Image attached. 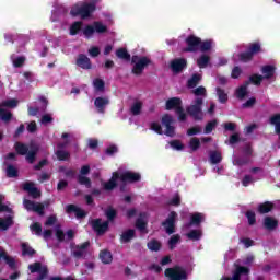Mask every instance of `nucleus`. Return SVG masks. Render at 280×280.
Wrapping results in <instances>:
<instances>
[{
  "instance_id": "f257e3e1",
  "label": "nucleus",
  "mask_w": 280,
  "mask_h": 280,
  "mask_svg": "<svg viewBox=\"0 0 280 280\" xmlns=\"http://www.w3.org/2000/svg\"><path fill=\"white\" fill-rule=\"evenodd\" d=\"M100 0H85L77 2L70 10L71 16H80L81 19H89L95 12V3Z\"/></svg>"
},
{
  "instance_id": "f03ea898",
  "label": "nucleus",
  "mask_w": 280,
  "mask_h": 280,
  "mask_svg": "<svg viewBox=\"0 0 280 280\" xmlns=\"http://www.w3.org/2000/svg\"><path fill=\"white\" fill-rule=\"evenodd\" d=\"M174 118L171 115H164L162 117V126L159 122L151 124V130L156 132L158 135H166V137H174L176 135L175 128L173 127Z\"/></svg>"
},
{
  "instance_id": "7ed1b4c3",
  "label": "nucleus",
  "mask_w": 280,
  "mask_h": 280,
  "mask_svg": "<svg viewBox=\"0 0 280 280\" xmlns=\"http://www.w3.org/2000/svg\"><path fill=\"white\" fill-rule=\"evenodd\" d=\"M202 104H205V100L202 97H197L195 98L192 104L186 108L188 115H190V117H192V119H195L196 121H202L205 119Z\"/></svg>"
},
{
  "instance_id": "20e7f679",
  "label": "nucleus",
  "mask_w": 280,
  "mask_h": 280,
  "mask_svg": "<svg viewBox=\"0 0 280 280\" xmlns=\"http://www.w3.org/2000/svg\"><path fill=\"white\" fill-rule=\"evenodd\" d=\"M15 150L18 154H21L22 156H25L26 154V161L28 163H34V161L36 160V154L38 152V147L31 144V147L27 148V145L16 142Z\"/></svg>"
},
{
  "instance_id": "39448f33",
  "label": "nucleus",
  "mask_w": 280,
  "mask_h": 280,
  "mask_svg": "<svg viewBox=\"0 0 280 280\" xmlns=\"http://www.w3.org/2000/svg\"><path fill=\"white\" fill-rule=\"evenodd\" d=\"M275 71H277V68L275 66H264L261 68L262 75L254 74L249 78V82L253 84L259 85L265 80H270L271 78H275Z\"/></svg>"
},
{
  "instance_id": "423d86ee",
  "label": "nucleus",
  "mask_w": 280,
  "mask_h": 280,
  "mask_svg": "<svg viewBox=\"0 0 280 280\" xmlns=\"http://www.w3.org/2000/svg\"><path fill=\"white\" fill-rule=\"evenodd\" d=\"M61 137L65 139V142L57 144L56 156L59 159V161H68L70 154L68 151H65V148H67V145L73 141V135L62 133Z\"/></svg>"
},
{
  "instance_id": "0eeeda50",
  "label": "nucleus",
  "mask_w": 280,
  "mask_h": 280,
  "mask_svg": "<svg viewBox=\"0 0 280 280\" xmlns=\"http://www.w3.org/2000/svg\"><path fill=\"white\" fill-rule=\"evenodd\" d=\"M175 109L176 115H178L179 121L187 120V114L183 110V101L178 97H173L166 101V110Z\"/></svg>"
},
{
  "instance_id": "6e6552de",
  "label": "nucleus",
  "mask_w": 280,
  "mask_h": 280,
  "mask_svg": "<svg viewBox=\"0 0 280 280\" xmlns=\"http://www.w3.org/2000/svg\"><path fill=\"white\" fill-rule=\"evenodd\" d=\"M131 62L133 65L132 73H135V75H141L145 67H148L152 61L148 57H140L136 55L132 56Z\"/></svg>"
},
{
  "instance_id": "1a4fd4ad",
  "label": "nucleus",
  "mask_w": 280,
  "mask_h": 280,
  "mask_svg": "<svg viewBox=\"0 0 280 280\" xmlns=\"http://www.w3.org/2000/svg\"><path fill=\"white\" fill-rule=\"evenodd\" d=\"M108 27L102 22H94L93 24L86 25L83 28V35L85 38H93V35L96 34H104Z\"/></svg>"
},
{
  "instance_id": "9d476101",
  "label": "nucleus",
  "mask_w": 280,
  "mask_h": 280,
  "mask_svg": "<svg viewBox=\"0 0 280 280\" xmlns=\"http://www.w3.org/2000/svg\"><path fill=\"white\" fill-rule=\"evenodd\" d=\"M117 173L121 183H137L141 180V174L132 171H126L124 167L118 168Z\"/></svg>"
},
{
  "instance_id": "9b49d317",
  "label": "nucleus",
  "mask_w": 280,
  "mask_h": 280,
  "mask_svg": "<svg viewBox=\"0 0 280 280\" xmlns=\"http://www.w3.org/2000/svg\"><path fill=\"white\" fill-rule=\"evenodd\" d=\"M165 277H167L170 280H183L187 279V272L182 267H173L167 268L165 270Z\"/></svg>"
},
{
  "instance_id": "f8f14e48",
  "label": "nucleus",
  "mask_w": 280,
  "mask_h": 280,
  "mask_svg": "<svg viewBox=\"0 0 280 280\" xmlns=\"http://www.w3.org/2000/svg\"><path fill=\"white\" fill-rule=\"evenodd\" d=\"M259 51H261V45L259 43L250 44L248 51L241 54L238 60L241 62H248V60H253V56L259 54Z\"/></svg>"
},
{
  "instance_id": "ddd939ff",
  "label": "nucleus",
  "mask_w": 280,
  "mask_h": 280,
  "mask_svg": "<svg viewBox=\"0 0 280 280\" xmlns=\"http://www.w3.org/2000/svg\"><path fill=\"white\" fill-rule=\"evenodd\" d=\"M23 205L26 211H33L34 213H38V215H44L45 213V206L43 203L24 199Z\"/></svg>"
},
{
  "instance_id": "4468645a",
  "label": "nucleus",
  "mask_w": 280,
  "mask_h": 280,
  "mask_svg": "<svg viewBox=\"0 0 280 280\" xmlns=\"http://www.w3.org/2000/svg\"><path fill=\"white\" fill-rule=\"evenodd\" d=\"M176 218H178V214L175 211H172L168 214V218L162 223L167 235H172V233H174V226H176Z\"/></svg>"
},
{
  "instance_id": "2eb2a0df",
  "label": "nucleus",
  "mask_w": 280,
  "mask_h": 280,
  "mask_svg": "<svg viewBox=\"0 0 280 280\" xmlns=\"http://www.w3.org/2000/svg\"><path fill=\"white\" fill-rule=\"evenodd\" d=\"M187 47L183 49V51H198L200 49V37H196L190 35L185 40Z\"/></svg>"
},
{
  "instance_id": "dca6fc26",
  "label": "nucleus",
  "mask_w": 280,
  "mask_h": 280,
  "mask_svg": "<svg viewBox=\"0 0 280 280\" xmlns=\"http://www.w3.org/2000/svg\"><path fill=\"white\" fill-rule=\"evenodd\" d=\"M110 104V101L107 96H98L94 100V108L96 113H100L101 115H104L106 113V106Z\"/></svg>"
},
{
  "instance_id": "f3484780",
  "label": "nucleus",
  "mask_w": 280,
  "mask_h": 280,
  "mask_svg": "<svg viewBox=\"0 0 280 280\" xmlns=\"http://www.w3.org/2000/svg\"><path fill=\"white\" fill-rule=\"evenodd\" d=\"M31 272H38V280L47 279V265H43L40 262H35L28 266Z\"/></svg>"
},
{
  "instance_id": "a211bd4d",
  "label": "nucleus",
  "mask_w": 280,
  "mask_h": 280,
  "mask_svg": "<svg viewBox=\"0 0 280 280\" xmlns=\"http://www.w3.org/2000/svg\"><path fill=\"white\" fill-rule=\"evenodd\" d=\"M33 235H37L38 237H40V235H43L44 240H49V237H51V230H44L43 232V225H40V223L35 222L30 226Z\"/></svg>"
},
{
  "instance_id": "6ab92c4d",
  "label": "nucleus",
  "mask_w": 280,
  "mask_h": 280,
  "mask_svg": "<svg viewBox=\"0 0 280 280\" xmlns=\"http://www.w3.org/2000/svg\"><path fill=\"white\" fill-rule=\"evenodd\" d=\"M91 225L97 235H104L108 231V221H102V219L93 220Z\"/></svg>"
},
{
  "instance_id": "aec40b11",
  "label": "nucleus",
  "mask_w": 280,
  "mask_h": 280,
  "mask_svg": "<svg viewBox=\"0 0 280 280\" xmlns=\"http://www.w3.org/2000/svg\"><path fill=\"white\" fill-rule=\"evenodd\" d=\"M248 268L246 267H243V266H237L235 271L233 272V276L232 278H226V277H223L221 280H241L242 277L243 279H248Z\"/></svg>"
},
{
  "instance_id": "412c9836",
  "label": "nucleus",
  "mask_w": 280,
  "mask_h": 280,
  "mask_svg": "<svg viewBox=\"0 0 280 280\" xmlns=\"http://www.w3.org/2000/svg\"><path fill=\"white\" fill-rule=\"evenodd\" d=\"M89 172H91V166L84 165L81 167L80 175L78 177L80 185H85L88 189L91 188V179L86 177V174H89Z\"/></svg>"
},
{
  "instance_id": "4be33fe9",
  "label": "nucleus",
  "mask_w": 280,
  "mask_h": 280,
  "mask_svg": "<svg viewBox=\"0 0 280 280\" xmlns=\"http://www.w3.org/2000/svg\"><path fill=\"white\" fill-rule=\"evenodd\" d=\"M77 67L89 70L92 69L93 66L91 63V59L86 55L81 54L77 58Z\"/></svg>"
},
{
  "instance_id": "5701e85b",
  "label": "nucleus",
  "mask_w": 280,
  "mask_h": 280,
  "mask_svg": "<svg viewBox=\"0 0 280 280\" xmlns=\"http://www.w3.org/2000/svg\"><path fill=\"white\" fill-rule=\"evenodd\" d=\"M187 67V59H175L171 62V69L174 73H180Z\"/></svg>"
},
{
  "instance_id": "b1692460",
  "label": "nucleus",
  "mask_w": 280,
  "mask_h": 280,
  "mask_svg": "<svg viewBox=\"0 0 280 280\" xmlns=\"http://www.w3.org/2000/svg\"><path fill=\"white\" fill-rule=\"evenodd\" d=\"M66 211L67 213H74L78 219L86 217V212L75 205L66 206Z\"/></svg>"
},
{
  "instance_id": "393cba45",
  "label": "nucleus",
  "mask_w": 280,
  "mask_h": 280,
  "mask_svg": "<svg viewBox=\"0 0 280 280\" xmlns=\"http://www.w3.org/2000/svg\"><path fill=\"white\" fill-rule=\"evenodd\" d=\"M232 163L235 167H238V170H242V167H245V165H248V163H250V158L233 155Z\"/></svg>"
},
{
  "instance_id": "a878e982",
  "label": "nucleus",
  "mask_w": 280,
  "mask_h": 280,
  "mask_svg": "<svg viewBox=\"0 0 280 280\" xmlns=\"http://www.w3.org/2000/svg\"><path fill=\"white\" fill-rule=\"evenodd\" d=\"M117 180H119V173L116 171L113 173V176L108 182L103 183L104 189L106 191H112V189L117 187Z\"/></svg>"
},
{
  "instance_id": "bb28decb",
  "label": "nucleus",
  "mask_w": 280,
  "mask_h": 280,
  "mask_svg": "<svg viewBox=\"0 0 280 280\" xmlns=\"http://www.w3.org/2000/svg\"><path fill=\"white\" fill-rule=\"evenodd\" d=\"M67 12H68L67 7L65 5L58 7L51 12L50 21H52V23H56V21H59L61 16H65L67 14Z\"/></svg>"
},
{
  "instance_id": "cd10ccee",
  "label": "nucleus",
  "mask_w": 280,
  "mask_h": 280,
  "mask_svg": "<svg viewBox=\"0 0 280 280\" xmlns=\"http://www.w3.org/2000/svg\"><path fill=\"white\" fill-rule=\"evenodd\" d=\"M90 243L85 242L81 246H77L73 248L72 253L74 257H86V252L89 250Z\"/></svg>"
},
{
  "instance_id": "c85d7f7f",
  "label": "nucleus",
  "mask_w": 280,
  "mask_h": 280,
  "mask_svg": "<svg viewBox=\"0 0 280 280\" xmlns=\"http://www.w3.org/2000/svg\"><path fill=\"white\" fill-rule=\"evenodd\" d=\"M147 224H148V214L145 213L140 214V217L136 222L137 229L142 233H148V231L145 230Z\"/></svg>"
},
{
  "instance_id": "c756f323",
  "label": "nucleus",
  "mask_w": 280,
  "mask_h": 280,
  "mask_svg": "<svg viewBox=\"0 0 280 280\" xmlns=\"http://www.w3.org/2000/svg\"><path fill=\"white\" fill-rule=\"evenodd\" d=\"M23 189L24 191H27L33 198H38V196H40V192L38 191V188L34 186V183H25L23 185Z\"/></svg>"
},
{
  "instance_id": "7c9ffc66",
  "label": "nucleus",
  "mask_w": 280,
  "mask_h": 280,
  "mask_svg": "<svg viewBox=\"0 0 280 280\" xmlns=\"http://www.w3.org/2000/svg\"><path fill=\"white\" fill-rule=\"evenodd\" d=\"M197 66L199 69H207V67H211V57L209 55H201L197 59Z\"/></svg>"
},
{
  "instance_id": "2f4dec72",
  "label": "nucleus",
  "mask_w": 280,
  "mask_h": 280,
  "mask_svg": "<svg viewBox=\"0 0 280 280\" xmlns=\"http://www.w3.org/2000/svg\"><path fill=\"white\" fill-rule=\"evenodd\" d=\"M278 224L279 222L277 221V219L272 217H266L264 219V226L265 229H267V231H273V229H277Z\"/></svg>"
},
{
  "instance_id": "473e14b6",
  "label": "nucleus",
  "mask_w": 280,
  "mask_h": 280,
  "mask_svg": "<svg viewBox=\"0 0 280 280\" xmlns=\"http://www.w3.org/2000/svg\"><path fill=\"white\" fill-rule=\"evenodd\" d=\"M201 222H205V214L202 213H194L190 217V226H198Z\"/></svg>"
},
{
  "instance_id": "72a5a7b5",
  "label": "nucleus",
  "mask_w": 280,
  "mask_h": 280,
  "mask_svg": "<svg viewBox=\"0 0 280 280\" xmlns=\"http://www.w3.org/2000/svg\"><path fill=\"white\" fill-rule=\"evenodd\" d=\"M215 43L213 42V39H207L205 42L200 39L199 49L200 51H210V49H212Z\"/></svg>"
},
{
  "instance_id": "f704fd0d",
  "label": "nucleus",
  "mask_w": 280,
  "mask_h": 280,
  "mask_svg": "<svg viewBox=\"0 0 280 280\" xmlns=\"http://www.w3.org/2000/svg\"><path fill=\"white\" fill-rule=\"evenodd\" d=\"M202 80V75L195 73L192 77L188 80V86L189 89H196L198 86V82Z\"/></svg>"
},
{
  "instance_id": "c9c22d12",
  "label": "nucleus",
  "mask_w": 280,
  "mask_h": 280,
  "mask_svg": "<svg viewBox=\"0 0 280 280\" xmlns=\"http://www.w3.org/2000/svg\"><path fill=\"white\" fill-rule=\"evenodd\" d=\"M0 259L5 260V264H8V266H10V268H14V258H10V256H8V254H5V250H3V248L0 247Z\"/></svg>"
},
{
  "instance_id": "e433bc0d",
  "label": "nucleus",
  "mask_w": 280,
  "mask_h": 280,
  "mask_svg": "<svg viewBox=\"0 0 280 280\" xmlns=\"http://www.w3.org/2000/svg\"><path fill=\"white\" fill-rule=\"evenodd\" d=\"M12 224H13L12 217H8L7 219L0 218V231H8V229H10Z\"/></svg>"
},
{
  "instance_id": "4c0bfd02",
  "label": "nucleus",
  "mask_w": 280,
  "mask_h": 280,
  "mask_svg": "<svg viewBox=\"0 0 280 280\" xmlns=\"http://www.w3.org/2000/svg\"><path fill=\"white\" fill-rule=\"evenodd\" d=\"M100 259L103 264H110L113 261V254L108 250H103L100 254Z\"/></svg>"
},
{
  "instance_id": "58836bf2",
  "label": "nucleus",
  "mask_w": 280,
  "mask_h": 280,
  "mask_svg": "<svg viewBox=\"0 0 280 280\" xmlns=\"http://www.w3.org/2000/svg\"><path fill=\"white\" fill-rule=\"evenodd\" d=\"M82 30V22H74L70 25V36H75Z\"/></svg>"
},
{
  "instance_id": "ea45409f",
  "label": "nucleus",
  "mask_w": 280,
  "mask_h": 280,
  "mask_svg": "<svg viewBox=\"0 0 280 280\" xmlns=\"http://www.w3.org/2000/svg\"><path fill=\"white\" fill-rule=\"evenodd\" d=\"M11 60L14 67H23L25 63V57L19 55H12Z\"/></svg>"
},
{
  "instance_id": "a19ab883",
  "label": "nucleus",
  "mask_w": 280,
  "mask_h": 280,
  "mask_svg": "<svg viewBox=\"0 0 280 280\" xmlns=\"http://www.w3.org/2000/svg\"><path fill=\"white\" fill-rule=\"evenodd\" d=\"M222 161V154L218 151L210 152V162L212 165H218Z\"/></svg>"
},
{
  "instance_id": "79ce46f5",
  "label": "nucleus",
  "mask_w": 280,
  "mask_h": 280,
  "mask_svg": "<svg viewBox=\"0 0 280 280\" xmlns=\"http://www.w3.org/2000/svg\"><path fill=\"white\" fill-rule=\"evenodd\" d=\"M141 108H143V103L141 101H136L132 105H131V114L132 115H140L141 114Z\"/></svg>"
},
{
  "instance_id": "37998d69",
  "label": "nucleus",
  "mask_w": 280,
  "mask_h": 280,
  "mask_svg": "<svg viewBox=\"0 0 280 280\" xmlns=\"http://www.w3.org/2000/svg\"><path fill=\"white\" fill-rule=\"evenodd\" d=\"M256 180H259V177H255L253 175H245L242 179L243 187H248V185H253Z\"/></svg>"
},
{
  "instance_id": "c03bdc74",
  "label": "nucleus",
  "mask_w": 280,
  "mask_h": 280,
  "mask_svg": "<svg viewBox=\"0 0 280 280\" xmlns=\"http://www.w3.org/2000/svg\"><path fill=\"white\" fill-rule=\"evenodd\" d=\"M135 237V230H127L121 235V243L126 244L127 242H130Z\"/></svg>"
},
{
  "instance_id": "a18cd8bd",
  "label": "nucleus",
  "mask_w": 280,
  "mask_h": 280,
  "mask_svg": "<svg viewBox=\"0 0 280 280\" xmlns=\"http://www.w3.org/2000/svg\"><path fill=\"white\" fill-rule=\"evenodd\" d=\"M247 86L248 82L236 90V97L238 100H244L245 95H248Z\"/></svg>"
},
{
  "instance_id": "49530a36",
  "label": "nucleus",
  "mask_w": 280,
  "mask_h": 280,
  "mask_svg": "<svg viewBox=\"0 0 280 280\" xmlns=\"http://www.w3.org/2000/svg\"><path fill=\"white\" fill-rule=\"evenodd\" d=\"M5 172L9 178H16L19 176V170L13 165H8Z\"/></svg>"
},
{
  "instance_id": "de8ad7c7",
  "label": "nucleus",
  "mask_w": 280,
  "mask_h": 280,
  "mask_svg": "<svg viewBox=\"0 0 280 280\" xmlns=\"http://www.w3.org/2000/svg\"><path fill=\"white\" fill-rule=\"evenodd\" d=\"M1 106L4 108H16V106H19V101L14 98H9L7 101H3L1 103Z\"/></svg>"
},
{
  "instance_id": "09e8293b",
  "label": "nucleus",
  "mask_w": 280,
  "mask_h": 280,
  "mask_svg": "<svg viewBox=\"0 0 280 280\" xmlns=\"http://www.w3.org/2000/svg\"><path fill=\"white\" fill-rule=\"evenodd\" d=\"M116 56L117 58H120V60H130V55L128 50L125 48H119L116 50Z\"/></svg>"
},
{
  "instance_id": "8fccbe9b",
  "label": "nucleus",
  "mask_w": 280,
  "mask_h": 280,
  "mask_svg": "<svg viewBox=\"0 0 280 280\" xmlns=\"http://www.w3.org/2000/svg\"><path fill=\"white\" fill-rule=\"evenodd\" d=\"M188 240H194L195 242H198L200 237H202V231L200 230H192L187 234Z\"/></svg>"
},
{
  "instance_id": "3c124183",
  "label": "nucleus",
  "mask_w": 280,
  "mask_h": 280,
  "mask_svg": "<svg viewBox=\"0 0 280 280\" xmlns=\"http://www.w3.org/2000/svg\"><path fill=\"white\" fill-rule=\"evenodd\" d=\"M217 95L219 97V102L221 104H225V102L229 101V95L226 94V92H224V90L217 88Z\"/></svg>"
},
{
  "instance_id": "603ef678",
  "label": "nucleus",
  "mask_w": 280,
  "mask_h": 280,
  "mask_svg": "<svg viewBox=\"0 0 280 280\" xmlns=\"http://www.w3.org/2000/svg\"><path fill=\"white\" fill-rule=\"evenodd\" d=\"M4 198L5 197H3V195H0V211L12 213V208L10 207V203H3Z\"/></svg>"
},
{
  "instance_id": "864d4df0",
  "label": "nucleus",
  "mask_w": 280,
  "mask_h": 280,
  "mask_svg": "<svg viewBox=\"0 0 280 280\" xmlns=\"http://www.w3.org/2000/svg\"><path fill=\"white\" fill-rule=\"evenodd\" d=\"M93 86H94V90L96 91V93H103V91H104V80L95 79L93 81Z\"/></svg>"
},
{
  "instance_id": "5fc2aeb1",
  "label": "nucleus",
  "mask_w": 280,
  "mask_h": 280,
  "mask_svg": "<svg viewBox=\"0 0 280 280\" xmlns=\"http://www.w3.org/2000/svg\"><path fill=\"white\" fill-rule=\"evenodd\" d=\"M35 50L38 51V54H39V56H42V58H45V56H47L48 48H47V46H45V44L39 43V44H36Z\"/></svg>"
},
{
  "instance_id": "6e6d98bb",
  "label": "nucleus",
  "mask_w": 280,
  "mask_h": 280,
  "mask_svg": "<svg viewBox=\"0 0 280 280\" xmlns=\"http://www.w3.org/2000/svg\"><path fill=\"white\" fill-rule=\"evenodd\" d=\"M258 211L259 213H270L272 211V203L270 202H265L258 206Z\"/></svg>"
},
{
  "instance_id": "4d7b16f0",
  "label": "nucleus",
  "mask_w": 280,
  "mask_h": 280,
  "mask_svg": "<svg viewBox=\"0 0 280 280\" xmlns=\"http://www.w3.org/2000/svg\"><path fill=\"white\" fill-rule=\"evenodd\" d=\"M149 250L159 252L161 250V242L152 240L148 243Z\"/></svg>"
},
{
  "instance_id": "13d9d810",
  "label": "nucleus",
  "mask_w": 280,
  "mask_h": 280,
  "mask_svg": "<svg viewBox=\"0 0 280 280\" xmlns=\"http://www.w3.org/2000/svg\"><path fill=\"white\" fill-rule=\"evenodd\" d=\"M34 253H36L28 244L23 243L22 244V255L24 256H28L32 257V255H34Z\"/></svg>"
},
{
  "instance_id": "bf43d9fd",
  "label": "nucleus",
  "mask_w": 280,
  "mask_h": 280,
  "mask_svg": "<svg viewBox=\"0 0 280 280\" xmlns=\"http://www.w3.org/2000/svg\"><path fill=\"white\" fill-rule=\"evenodd\" d=\"M188 147L191 150V152H196V150L200 148V139L198 138L190 139Z\"/></svg>"
},
{
  "instance_id": "052dcab7",
  "label": "nucleus",
  "mask_w": 280,
  "mask_h": 280,
  "mask_svg": "<svg viewBox=\"0 0 280 280\" xmlns=\"http://www.w3.org/2000/svg\"><path fill=\"white\" fill-rule=\"evenodd\" d=\"M178 242H180V235L178 234H175L170 238L168 246L171 250H174V248H176V244H178Z\"/></svg>"
},
{
  "instance_id": "680f3d73",
  "label": "nucleus",
  "mask_w": 280,
  "mask_h": 280,
  "mask_svg": "<svg viewBox=\"0 0 280 280\" xmlns=\"http://www.w3.org/2000/svg\"><path fill=\"white\" fill-rule=\"evenodd\" d=\"M0 119H2V121H10L12 119V113L0 108Z\"/></svg>"
},
{
  "instance_id": "e2e57ef3",
  "label": "nucleus",
  "mask_w": 280,
  "mask_h": 280,
  "mask_svg": "<svg viewBox=\"0 0 280 280\" xmlns=\"http://www.w3.org/2000/svg\"><path fill=\"white\" fill-rule=\"evenodd\" d=\"M215 126H218V121L217 120L209 121L206 125L205 135H211V132H213V129L215 128Z\"/></svg>"
},
{
  "instance_id": "0e129e2a",
  "label": "nucleus",
  "mask_w": 280,
  "mask_h": 280,
  "mask_svg": "<svg viewBox=\"0 0 280 280\" xmlns=\"http://www.w3.org/2000/svg\"><path fill=\"white\" fill-rule=\"evenodd\" d=\"M89 56H91V58H97V56H100L101 50L98 46H92L89 48L88 50Z\"/></svg>"
},
{
  "instance_id": "69168bd1",
  "label": "nucleus",
  "mask_w": 280,
  "mask_h": 280,
  "mask_svg": "<svg viewBox=\"0 0 280 280\" xmlns=\"http://www.w3.org/2000/svg\"><path fill=\"white\" fill-rule=\"evenodd\" d=\"M194 95H196L197 97H200V95L202 97H207V89H205V86H199V88H196L194 91H192Z\"/></svg>"
},
{
  "instance_id": "338daca9",
  "label": "nucleus",
  "mask_w": 280,
  "mask_h": 280,
  "mask_svg": "<svg viewBox=\"0 0 280 280\" xmlns=\"http://www.w3.org/2000/svg\"><path fill=\"white\" fill-rule=\"evenodd\" d=\"M245 215H246V218L248 220V224L250 226H253V224H255V222H257V219H256V215H255L254 211L249 210V211L246 212Z\"/></svg>"
},
{
  "instance_id": "774afa93",
  "label": "nucleus",
  "mask_w": 280,
  "mask_h": 280,
  "mask_svg": "<svg viewBox=\"0 0 280 280\" xmlns=\"http://www.w3.org/2000/svg\"><path fill=\"white\" fill-rule=\"evenodd\" d=\"M54 121V117H51V114H45L42 116L40 124L44 126H47V124H51Z\"/></svg>"
}]
</instances>
